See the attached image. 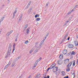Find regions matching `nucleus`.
Masks as SVG:
<instances>
[{
  "label": "nucleus",
  "mask_w": 78,
  "mask_h": 78,
  "mask_svg": "<svg viewBox=\"0 0 78 78\" xmlns=\"http://www.w3.org/2000/svg\"><path fill=\"white\" fill-rule=\"evenodd\" d=\"M14 17H15V16H13L12 17V19H14Z\"/></svg>",
  "instance_id": "69168bd1"
},
{
  "label": "nucleus",
  "mask_w": 78,
  "mask_h": 78,
  "mask_svg": "<svg viewBox=\"0 0 78 78\" xmlns=\"http://www.w3.org/2000/svg\"><path fill=\"white\" fill-rule=\"evenodd\" d=\"M11 44H10L9 47V49H8V52H10L11 53Z\"/></svg>",
  "instance_id": "7ed1b4c3"
},
{
  "label": "nucleus",
  "mask_w": 78,
  "mask_h": 78,
  "mask_svg": "<svg viewBox=\"0 0 78 78\" xmlns=\"http://www.w3.org/2000/svg\"><path fill=\"white\" fill-rule=\"evenodd\" d=\"M28 25L27 24V25H26V26H25V28H27V27H28Z\"/></svg>",
  "instance_id": "49530a36"
},
{
  "label": "nucleus",
  "mask_w": 78,
  "mask_h": 78,
  "mask_svg": "<svg viewBox=\"0 0 78 78\" xmlns=\"http://www.w3.org/2000/svg\"><path fill=\"white\" fill-rule=\"evenodd\" d=\"M67 53V51L66 49H65L63 51V55H66Z\"/></svg>",
  "instance_id": "0eeeda50"
},
{
  "label": "nucleus",
  "mask_w": 78,
  "mask_h": 78,
  "mask_svg": "<svg viewBox=\"0 0 78 78\" xmlns=\"http://www.w3.org/2000/svg\"><path fill=\"white\" fill-rule=\"evenodd\" d=\"M31 1H30L29 2V3L28 4V5L29 6H30V4H31Z\"/></svg>",
  "instance_id": "4c0bfd02"
},
{
  "label": "nucleus",
  "mask_w": 78,
  "mask_h": 78,
  "mask_svg": "<svg viewBox=\"0 0 78 78\" xmlns=\"http://www.w3.org/2000/svg\"><path fill=\"white\" fill-rule=\"evenodd\" d=\"M16 12H13V16H15V15L16 14Z\"/></svg>",
  "instance_id": "8fccbe9b"
},
{
  "label": "nucleus",
  "mask_w": 78,
  "mask_h": 78,
  "mask_svg": "<svg viewBox=\"0 0 78 78\" xmlns=\"http://www.w3.org/2000/svg\"><path fill=\"white\" fill-rule=\"evenodd\" d=\"M68 36V34H66L65 35V36H64V37L63 38V39L62 40V41H61V43H60V44H61L66 41V38Z\"/></svg>",
  "instance_id": "f257e3e1"
},
{
  "label": "nucleus",
  "mask_w": 78,
  "mask_h": 78,
  "mask_svg": "<svg viewBox=\"0 0 78 78\" xmlns=\"http://www.w3.org/2000/svg\"><path fill=\"white\" fill-rule=\"evenodd\" d=\"M17 8H16L14 12L16 13V12H17Z\"/></svg>",
  "instance_id": "e433bc0d"
},
{
  "label": "nucleus",
  "mask_w": 78,
  "mask_h": 78,
  "mask_svg": "<svg viewBox=\"0 0 78 78\" xmlns=\"http://www.w3.org/2000/svg\"><path fill=\"white\" fill-rule=\"evenodd\" d=\"M16 46V43H14L13 44V51H12V53H13V52H14V51L15 50V46Z\"/></svg>",
  "instance_id": "9d476101"
},
{
  "label": "nucleus",
  "mask_w": 78,
  "mask_h": 78,
  "mask_svg": "<svg viewBox=\"0 0 78 78\" xmlns=\"http://www.w3.org/2000/svg\"><path fill=\"white\" fill-rule=\"evenodd\" d=\"M8 67H9V65H7L4 68V70H5V69H6V68H8Z\"/></svg>",
  "instance_id": "412c9836"
},
{
  "label": "nucleus",
  "mask_w": 78,
  "mask_h": 78,
  "mask_svg": "<svg viewBox=\"0 0 78 78\" xmlns=\"http://www.w3.org/2000/svg\"><path fill=\"white\" fill-rule=\"evenodd\" d=\"M37 51H38L36 49H35V50L34 51V54H35V53H37Z\"/></svg>",
  "instance_id": "5701e85b"
},
{
  "label": "nucleus",
  "mask_w": 78,
  "mask_h": 78,
  "mask_svg": "<svg viewBox=\"0 0 78 78\" xmlns=\"http://www.w3.org/2000/svg\"><path fill=\"white\" fill-rule=\"evenodd\" d=\"M37 44H38V43H37V42H36V43H35V44H36V45H37Z\"/></svg>",
  "instance_id": "0e129e2a"
},
{
  "label": "nucleus",
  "mask_w": 78,
  "mask_h": 78,
  "mask_svg": "<svg viewBox=\"0 0 78 78\" xmlns=\"http://www.w3.org/2000/svg\"><path fill=\"white\" fill-rule=\"evenodd\" d=\"M72 62H70L66 66L67 67H70L72 66Z\"/></svg>",
  "instance_id": "6e6552de"
},
{
  "label": "nucleus",
  "mask_w": 78,
  "mask_h": 78,
  "mask_svg": "<svg viewBox=\"0 0 78 78\" xmlns=\"http://www.w3.org/2000/svg\"><path fill=\"white\" fill-rule=\"evenodd\" d=\"M73 10H74V9H73L72 10V11H71V12H73Z\"/></svg>",
  "instance_id": "052dcab7"
},
{
  "label": "nucleus",
  "mask_w": 78,
  "mask_h": 78,
  "mask_svg": "<svg viewBox=\"0 0 78 78\" xmlns=\"http://www.w3.org/2000/svg\"><path fill=\"white\" fill-rule=\"evenodd\" d=\"M3 19H4V18L3 19V17H2L1 18V19L0 20V21H1V22H2V21H3Z\"/></svg>",
  "instance_id": "c9c22d12"
},
{
  "label": "nucleus",
  "mask_w": 78,
  "mask_h": 78,
  "mask_svg": "<svg viewBox=\"0 0 78 78\" xmlns=\"http://www.w3.org/2000/svg\"><path fill=\"white\" fill-rule=\"evenodd\" d=\"M73 66H75V60H73Z\"/></svg>",
  "instance_id": "aec40b11"
},
{
  "label": "nucleus",
  "mask_w": 78,
  "mask_h": 78,
  "mask_svg": "<svg viewBox=\"0 0 78 78\" xmlns=\"http://www.w3.org/2000/svg\"><path fill=\"white\" fill-rule=\"evenodd\" d=\"M69 39H70V37H69L68 38L67 40L68 41H69Z\"/></svg>",
  "instance_id": "6e6d98bb"
},
{
  "label": "nucleus",
  "mask_w": 78,
  "mask_h": 78,
  "mask_svg": "<svg viewBox=\"0 0 78 78\" xmlns=\"http://www.w3.org/2000/svg\"><path fill=\"white\" fill-rule=\"evenodd\" d=\"M37 63H38V62H37L36 61L35 62V64H34V66H37Z\"/></svg>",
  "instance_id": "473e14b6"
},
{
  "label": "nucleus",
  "mask_w": 78,
  "mask_h": 78,
  "mask_svg": "<svg viewBox=\"0 0 78 78\" xmlns=\"http://www.w3.org/2000/svg\"><path fill=\"white\" fill-rule=\"evenodd\" d=\"M41 59H42V58H40L38 59L37 61H36L37 62H39V61H41Z\"/></svg>",
  "instance_id": "b1692460"
},
{
  "label": "nucleus",
  "mask_w": 78,
  "mask_h": 78,
  "mask_svg": "<svg viewBox=\"0 0 78 78\" xmlns=\"http://www.w3.org/2000/svg\"><path fill=\"white\" fill-rule=\"evenodd\" d=\"M40 76H41V75H40V74H38L37 75L36 77L37 78H40Z\"/></svg>",
  "instance_id": "cd10ccee"
},
{
  "label": "nucleus",
  "mask_w": 78,
  "mask_h": 78,
  "mask_svg": "<svg viewBox=\"0 0 78 78\" xmlns=\"http://www.w3.org/2000/svg\"><path fill=\"white\" fill-rule=\"evenodd\" d=\"M23 16V14H21V16H20V17H21L22 18Z\"/></svg>",
  "instance_id": "3c124183"
},
{
  "label": "nucleus",
  "mask_w": 78,
  "mask_h": 78,
  "mask_svg": "<svg viewBox=\"0 0 78 78\" xmlns=\"http://www.w3.org/2000/svg\"><path fill=\"white\" fill-rule=\"evenodd\" d=\"M75 53L74 51H72L71 53V55H75Z\"/></svg>",
  "instance_id": "f3484780"
},
{
  "label": "nucleus",
  "mask_w": 78,
  "mask_h": 78,
  "mask_svg": "<svg viewBox=\"0 0 78 78\" xmlns=\"http://www.w3.org/2000/svg\"><path fill=\"white\" fill-rule=\"evenodd\" d=\"M76 38H78V35L76 36Z\"/></svg>",
  "instance_id": "774afa93"
},
{
  "label": "nucleus",
  "mask_w": 78,
  "mask_h": 78,
  "mask_svg": "<svg viewBox=\"0 0 78 78\" xmlns=\"http://www.w3.org/2000/svg\"><path fill=\"white\" fill-rule=\"evenodd\" d=\"M14 64H12V67H13V66H14Z\"/></svg>",
  "instance_id": "338daca9"
},
{
  "label": "nucleus",
  "mask_w": 78,
  "mask_h": 78,
  "mask_svg": "<svg viewBox=\"0 0 78 78\" xmlns=\"http://www.w3.org/2000/svg\"><path fill=\"white\" fill-rule=\"evenodd\" d=\"M67 67L68 69H66V71L67 72H69V71H70V67Z\"/></svg>",
  "instance_id": "a878e982"
},
{
  "label": "nucleus",
  "mask_w": 78,
  "mask_h": 78,
  "mask_svg": "<svg viewBox=\"0 0 78 78\" xmlns=\"http://www.w3.org/2000/svg\"><path fill=\"white\" fill-rule=\"evenodd\" d=\"M10 54H11V52H8L7 53H6L5 55V58H8V57H9V56H10Z\"/></svg>",
  "instance_id": "20e7f679"
},
{
  "label": "nucleus",
  "mask_w": 78,
  "mask_h": 78,
  "mask_svg": "<svg viewBox=\"0 0 78 78\" xmlns=\"http://www.w3.org/2000/svg\"><path fill=\"white\" fill-rule=\"evenodd\" d=\"M22 18L21 17H20V19H19V22H20V20H22Z\"/></svg>",
  "instance_id": "79ce46f5"
},
{
  "label": "nucleus",
  "mask_w": 78,
  "mask_h": 78,
  "mask_svg": "<svg viewBox=\"0 0 78 78\" xmlns=\"http://www.w3.org/2000/svg\"><path fill=\"white\" fill-rule=\"evenodd\" d=\"M28 41H27L25 42V44H28Z\"/></svg>",
  "instance_id": "a19ab883"
},
{
  "label": "nucleus",
  "mask_w": 78,
  "mask_h": 78,
  "mask_svg": "<svg viewBox=\"0 0 78 78\" xmlns=\"http://www.w3.org/2000/svg\"><path fill=\"white\" fill-rule=\"evenodd\" d=\"M62 64V60L58 61V64H59V65H61Z\"/></svg>",
  "instance_id": "1a4fd4ad"
},
{
  "label": "nucleus",
  "mask_w": 78,
  "mask_h": 78,
  "mask_svg": "<svg viewBox=\"0 0 78 78\" xmlns=\"http://www.w3.org/2000/svg\"><path fill=\"white\" fill-rule=\"evenodd\" d=\"M33 51H34V49L33 48H32L31 49V50L30 51H29V53L30 54H31V53H32V52H33Z\"/></svg>",
  "instance_id": "a211bd4d"
},
{
  "label": "nucleus",
  "mask_w": 78,
  "mask_h": 78,
  "mask_svg": "<svg viewBox=\"0 0 78 78\" xmlns=\"http://www.w3.org/2000/svg\"><path fill=\"white\" fill-rule=\"evenodd\" d=\"M69 62V59H66L64 61V63L65 64H68Z\"/></svg>",
  "instance_id": "f03ea898"
},
{
  "label": "nucleus",
  "mask_w": 78,
  "mask_h": 78,
  "mask_svg": "<svg viewBox=\"0 0 78 78\" xmlns=\"http://www.w3.org/2000/svg\"><path fill=\"white\" fill-rule=\"evenodd\" d=\"M13 32V30H12L11 31H10V32L7 33L6 35L7 36H9V35H10V34H11L12 33V32Z\"/></svg>",
  "instance_id": "423d86ee"
},
{
  "label": "nucleus",
  "mask_w": 78,
  "mask_h": 78,
  "mask_svg": "<svg viewBox=\"0 0 78 78\" xmlns=\"http://www.w3.org/2000/svg\"><path fill=\"white\" fill-rule=\"evenodd\" d=\"M74 43L75 44V46L77 47L78 45V41H75Z\"/></svg>",
  "instance_id": "9b49d317"
},
{
  "label": "nucleus",
  "mask_w": 78,
  "mask_h": 78,
  "mask_svg": "<svg viewBox=\"0 0 78 78\" xmlns=\"http://www.w3.org/2000/svg\"><path fill=\"white\" fill-rule=\"evenodd\" d=\"M54 68L53 69V72H57L58 69H57L56 68Z\"/></svg>",
  "instance_id": "2eb2a0df"
},
{
  "label": "nucleus",
  "mask_w": 78,
  "mask_h": 78,
  "mask_svg": "<svg viewBox=\"0 0 78 78\" xmlns=\"http://www.w3.org/2000/svg\"><path fill=\"white\" fill-rule=\"evenodd\" d=\"M4 17H2L3 19H4V18L5 17V16H6L5 15H4Z\"/></svg>",
  "instance_id": "13d9d810"
},
{
  "label": "nucleus",
  "mask_w": 78,
  "mask_h": 78,
  "mask_svg": "<svg viewBox=\"0 0 78 78\" xmlns=\"http://www.w3.org/2000/svg\"><path fill=\"white\" fill-rule=\"evenodd\" d=\"M68 47L69 48H72L74 47V46L72 44H69L68 45Z\"/></svg>",
  "instance_id": "39448f33"
},
{
  "label": "nucleus",
  "mask_w": 78,
  "mask_h": 78,
  "mask_svg": "<svg viewBox=\"0 0 78 78\" xmlns=\"http://www.w3.org/2000/svg\"><path fill=\"white\" fill-rule=\"evenodd\" d=\"M10 64H11V62H10V61H9V64H8V65L9 66V65H10Z\"/></svg>",
  "instance_id": "603ef678"
},
{
  "label": "nucleus",
  "mask_w": 78,
  "mask_h": 78,
  "mask_svg": "<svg viewBox=\"0 0 78 78\" xmlns=\"http://www.w3.org/2000/svg\"><path fill=\"white\" fill-rule=\"evenodd\" d=\"M40 16L39 14H36L35 16V18H37V17H39Z\"/></svg>",
  "instance_id": "4be33fe9"
},
{
  "label": "nucleus",
  "mask_w": 78,
  "mask_h": 78,
  "mask_svg": "<svg viewBox=\"0 0 78 78\" xmlns=\"http://www.w3.org/2000/svg\"><path fill=\"white\" fill-rule=\"evenodd\" d=\"M77 6H78V5H76L74 7L73 9L75 10V9H76V8H77Z\"/></svg>",
  "instance_id": "c85d7f7f"
},
{
  "label": "nucleus",
  "mask_w": 78,
  "mask_h": 78,
  "mask_svg": "<svg viewBox=\"0 0 78 78\" xmlns=\"http://www.w3.org/2000/svg\"><path fill=\"white\" fill-rule=\"evenodd\" d=\"M64 77L65 78H69V76H65Z\"/></svg>",
  "instance_id": "864d4df0"
},
{
  "label": "nucleus",
  "mask_w": 78,
  "mask_h": 78,
  "mask_svg": "<svg viewBox=\"0 0 78 78\" xmlns=\"http://www.w3.org/2000/svg\"><path fill=\"white\" fill-rule=\"evenodd\" d=\"M52 67H53L54 66V68H56L57 69H58V67H55V66H56V64H53L52 65Z\"/></svg>",
  "instance_id": "4468645a"
},
{
  "label": "nucleus",
  "mask_w": 78,
  "mask_h": 78,
  "mask_svg": "<svg viewBox=\"0 0 78 78\" xmlns=\"http://www.w3.org/2000/svg\"><path fill=\"white\" fill-rule=\"evenodd\" d=\"M5 6V5H2V6L1 8H3V7H4V6Z\"/></svg>",
  "instance_id": "a18cd8bd"
},
{
  "label": "nucleus",
  "mask_w": 78,
  "mask_h": 78,
  "mask_svg": "<svg viewBox=\"0 0 78 78\" xmlns=\"http://www.w3.org/2000/svg\"><path fill=\"white\" fill-rule=\"evenodd\" d=\"M27 32L26 33H27V34H28L29 33H30V30H29V29H27Z\"/></svg>",
  "instance_id": "bb28decb"
},
{
  "label": "nucleus",
  "mask_w": 78,
  "mask_h": 78,
  "mask_svg": "<svg viewBox=\"0 0 78 78\" xmlns=\"http://www.w3.org/2000/svg\"><path fill=\"white\" fill-rule=\"evenodd\" d=\"M32 9H33V7H31L30 10V11H31V10H32Z\"/></svg>",
  "instance_id": "4d7b16f0"
},
{
  "label": "nucleus",
  "mask_w": 78,
  "mask_h": 78,
  "mask_svg": "<svg viewBox=\"0 0 78 78\" xmlns=\"http://www.w3.org/2000/svg\"><path fill=\"white\" fill-rule=\"evenodd\" d=\"M43 43H44V41H42L40 43V46H41V45H42V44Z\"/></svg>",
  "instance_id": "2f4dec72"
},
{
  "label": "nucleus",
  "mask_w": 78,
  "mask_h": 78,
  "mask_svg": "<svg viewBox=\"0 0 78 78\" xmlns=\"http://www.w3.org/2000/svg\"><path fill=\"white\" fill-rule=\"evenodd\" d=\"M48 35H49V33H47V34L46 35L45 37L44 38V39H43V40H44V41H45V39H46L47 37H48Z\"/></svg>",
  "instance_id": "f8f14e48"
},
{
  "label": "nucleus",
  "mask_w": 78,
  "mask_h": 78,
  "mask_svg": "<svg viewBox=\"0 0 78 78\" xmlns=\"http://www.w3.org/2000/svg\"><path fill=\"white\" fill-rule=\"evenodd\" d=\"M57 71H58V73H60V72H61V70L59 69H58L57 70Z\"/></svg>",
  "instance_id": "ea45409f"
},
{
  "label": "nucleus",
  "mask_w": 78,
  "mask_h": 78,
  "mask_svg": "<svg viewBox=\"0 0 78 78\" xmlns=\"http://www.w3.org/2000/svg\"><path fill=\"white\" fill-rule=\"evenodd\" d=\"M71 52H69V53H68L67 55H66V56H69V55H70V54H71Z\"/></svg>",
  "instance_id": "7c9ffc66"
},
{
  "label": "nucleus",
  "mask_w": 78,
  "mask_h": 78,
  "mask_svg": "<svg viewBox=\"0 0 78 78\" xmlns=\"http://www.w3.org/2000/svg\"><path fill=\"white\" fill-rule=\"evenodd\" d=\"M67 25V23H65L64 25L63 26H65V25Z\"/></svg>",
  "instance_id": "680f3d73"
},
{
  "label": "nucleus",
  "mask_w": 78,
  "mask_h": 78,
  "mask_svg": "<svg viewBox=\"0 0 78 78\" xmlns=\"http://www.w3.org/2000/svg\"><path fill=\"white\" fill-rule=\"evenodd\" d=\"M78 59H77V61H76V64H78Z\"/></svg>",
  "instance_id": "5fc2aeb1"
},
{
  "label": "nucleus",
  "mask_w": 78,
  "mask_h": 78,
  "mask_svg": "<svg viewBox=\"0 0 78 78\" xmlns=\"http://www.w3.org/2000/svg\"><path fill=\"white\" fill-rule=\"evenodd\" d=\"M18 37V36H16V37L15 38V41L16 42H17V37Z\"/></svg>",
  "instance_id": "72a5a7b5"
},
{
  "label": "nucleus",
  "mask_w": 78,
  "mask_h": 78,
  "mask_svg": "<svg viewBox=\"0 0 78 78\" xmlns=\"http://www.w3.org/2000/svg\"><path fill=\"white\" fill-rule=\"evenodd\" d=\"M49 4H50V2H47L46 4V6H48V5H49Z\"/></svg>",
  "instance_id": "58836bf2"
},
{
  "label": "nucleus",
  "mask_w": 78,
  "mask_h": 78,
  "mask_svg": "<svg viewBox=\"0 0 78 78\" xmlns=\"http://www.w3.org/2000/svg\"><path fill=\"white\" fill-rule=\"evenodd\" d=\"M71 12H69L67 14H68V15H69V14H70Z\"/></svg>",
  "instance_id": "09e8293b"
},
{
  "label": "nucleus",
  "mask_w": 78,
  "mask_h": 78,
  "mask_svg": "<svg viewBox=\"0 0 78 78\" xmlns=\"http://www.w3.org/2000/svg\"><path fill=\"white\" fill-rule=\"evenodd\" d=\"M61 73L62 74V75L63 76H65V75H66V73L64 71H62L61 72Z\"/></svg>",
  "instance_id": "dca6fc26"
},
{
  "label": "nucleus",
  "mask_w": 78,
  "mask_h": 78,
  "mask_svg": "<svg viewBox=\"0 0 78 78\" xmlns=\"http://www.w3.org/2000/svg\"><path fill=\"white\" fill-rule=\"evenodd\" d=\"M50 78V76H48L47 78Z\"/></svg>",
  "instance_id": "bf43d9fd"
},
{
  "label": "nucleus",
  "mask_w": 78,
  "mask_h": 78,
  "mask_svg": "<svg viewBox=\"0 0 78 78\" xmlns=\"http://www.w3.org/2000/svg\"><path fill=\"white\" fill-rule=\"evenodd\" d=\"M49 68H50L51 69H52L53 68H54V66H53L52 65H51Z\"/></svg>",
  "instance_id": "c756f323"
},
{
  "label": "nucleus",
  "mask_w": 78,
  "mask_h": 78,
  "mask_svg": "<svg viewBox=\"0 0 78 78\" xmlns=\"http://www.w3.org/2000/svg\"><path fill=\"white\" fill-rule=\"evenodd\" d=\"M41 48V46H39L36 49L38 51H39L40 49Z\"/></svg>",
  "instance_id": "6ab92c4d"
},
{
  "label": "nucleus",
  "mask_w": 78,
  "mask_h": 78,
  "mask_svg": "<svg viewBox=\"0 0 78 78\" xmlns=\"http://www.w3.org/2000/svg\"><path fill=\"white\" fill-rule=\"evenodd\" d=\"M51 69V68H50L49 67L48 69L47 70L46 72H48L49 70V69Z\"/></svg>",
  "instance_id": "c03bdc74"
},
{
  "label": "nucleus",
  "mask_w": 78,
  "mask_h": 78,
  "mask_svg": "<svg viewBox=\"0 0 78 78\" xmlns=\"http://www.w3.org/2000/svg\"><path fill=\"white\" fill-rule=\"evenodd\" d=\"M30 77H31V76H30H30H29L28 78H30Z\"/></svg>",
  "instance_id": "e2e57ef3"
},
{
  "label": "nucleus",
  "mask_w": 78,
  "mask_h": 78,
  "mask_svg": "<svg viewBox=\"0 0 78 78\" xmlns=\"http://www.w3.org/2000/svg\"><path fill=\"white\" fill-rule=\"evenodd\" d=\"M36 66H34L33 67V68H32L33 69H35V67H36Z\"/></svg>",
  "instance_id": "de8ad7c7"
},
{
  "label": "nucleus",
  "mask_w": 78,
  "mask_h": 78,
  "mask_svg": "<svg viewBox=\"0 0 78 78\" xmlns=\"http://www.w3.org/2000/svg\"><path fill=\"white\" fill-rule=\"evenodd\" d=\"M30 6L28 5H27V6L26 7V9H28V8H29Z\"/></svg>",
  "instance_id": "37998d69"
},
{
  "label": "nucleus",
  "mask_w": 78,
  "mask_h": 78,
  "mask_svg": "<svg viewBox=\"0 0 78 78\" xmlns=\"http://www.w3.org/2000/svg\"><path fill=\"white\" fill-rule=\"evenodd\" d=\"M41 20V18H37L36 19V21H39Z\"/></svg>",
  "instance_id": "393cba45"
},
{
  "label": "nucleus",
  "mask_w": 78,
  "mask_h": 78,
  "mask_svg": "<svg viewBox=\"0 0 78 78\" xmlns=\"http://www.w3.org/2000/svg\"><path fill=\"white\" fill-rule=\"evenodd\" d=\"M59 58L60 59H62L63 58V55L62 54H61L59 56Z\"/></svg>",
  "instance_id": "ddd939ff"
},
{
  "label": "nucleus",
  "mask_w": 78,
  "mask_h": 78,
  "mask_svg": "<svg viewBox=\"0 0 78 78\" xmlns=\"http://www.w3.org/2000/svg\"><path fill=\"white\" fill-rule=\"evenodd\" d=\"M20 58H21V56H19L17 58V59L16 60H18L19 59H20Z\"/></svg>",
  "instance_id": "f704fd0d"
}]
</instances>
